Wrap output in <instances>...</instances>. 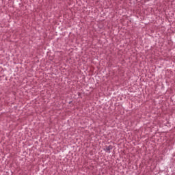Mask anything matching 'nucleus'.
I'll list each match as a JSON object with an SVG mask.
<instances>
[{"label": "nucleus", "instance_id": "nucleus-1", "mask_svg": "<svg viewBox=\"0 0 175 175\" xmlns=\"http://www.w3.org/2000/svg\"><path fill=\"white\" fill-rule=\"evenodd\" d=\"M113 148L111 147V146H109L106 148V151H110V150H111Z\"/></svg>", "mask_w": 175, "mask_h": 175}]
</instances>
